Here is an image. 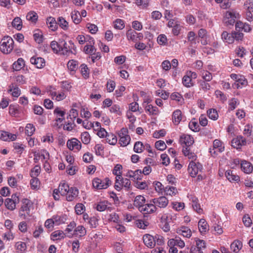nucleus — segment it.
I'll list each match as a JSON object with an SVG mask.
<instances>
[{
    "instance_id": "17",
    "label": "nucleus",
    "mask_w": 253,
    "mask_h": 253,
    "mask_svg": "<svg viewBox=\"0 0 253 253\" xmlns=\"http://www.w3.org/2000/svg\"><path fill=\"white\" fill-rule=\"evenodd\" d=\"M78 194L79 190L77 188L73 187H69L68 194L65 195L66 196V200L69 202L73 201L76 197H77Z\"/></svg>"
},
{
    "instance_id": "53",
    "label": "nucleus",
    "mask_w": 253,
    "mask_h": 253,
    "mask_svg": "<svg viewBox=\"0 0 253 253\" xmlns=\"http://www.w3.org/2000/svg\"><path fill=\"white\" fill-rule=\"evenodd\" d=\"M209 118L213 120H216L218 118V114L216 109H211L207 111Z\"/></svg>"
},
{
    "instance_id": "59",
    "label": "nucleus",
    "mask_w": 253,
    "mask_h": 253,
    "mask_svg": "<svg viewBox=\"0 0 253 253\" xmlns=\"http://www.w3.org/2000/svg\"><path fill=\"white\" fill-rule=\"evenodd\" d=\"M195 241L196 242V246H194L195 247L202 251L203 249L206 248V243L204 240L195 238Z\"/></svg>"
},
{
    "instance_id": "31",
    "label": "nucleus",
    "mask_w": 253,
    "mask_h": 253,
    "mask_svg": "<svg viewBox=\"0 0 253 253\" xmlns=\"http://www.w3.org/2000/svg\"><path fill=\"white\" fill-rule=\"evenodd\" d=\"M25 65V61L22 58H19L18 60L13 63L12 68L14 71H20Z\"/></svg>"
},
{
    "instance_id": "34",
    "label": "nucleus",
    "mask_w": 253,
    "mask_h": 253,
    "mask_svg": "<svg viewBox=\"0 0 253 253\" xmlns=\"http://www.w3.org/2000/svg\"><path fill=\"white\" fill-rule=\"evenodd\" d=\"M149 102H147V105L145 107V110L146 112H148L149 113L150 115H157L159 113V111L158 108L156 106H153V105L150 104L148 105Z\"/></svg>"
},
{
    "instance_id": "41",
    "label": "nucleus",
    "mask_w": 253,
    "mask_h": 253,
    "mask_svg": "<svg viewBox=\"0 0 253 253\" xmlns=\"http://www.w3.org/2000/svg\"><path fill=\"white\" fill-rule=\"evenodd\" d=\"M50 47L54 53L57 54L60 52L61 49V44L58 43L57 42L53 41L50 43Z\"/></svg>"
},
{
    "instance_id": "43",
    "label": "nucleus",
    "mask_w": 253,
    "mask_h": 253,
    "mask_svg": "<svg viewBox=\"0 0 253 253\" xmlns=\"http://www.w3.org/2000/svg\"><path fill=\"white\" fill-rule=\"evenodd\" d=\"M192 206L193 209L198 213H200L202 211V209L200 207V204L198 203V200L197 198L194 197L192 199Z\"/></svg>"
},
{
    "instance_id": "63",
    "label": "nucleus",
    "mask_w": 253,
    "mask_h": 253,
    "mask_svg": "<svg viewBox=\"0 0 253 253\" xmlns=\"http://www.w3.org/2000/svg\"><path fill=\"white\" fill-rule=\"evenodd\" d=\"M202 78L203 81L210 82L212 80V76L210 72L206 71L202 73Z\"/></svg>"
},
{
    "instance_id": "25",
    "label": "nucleus",
    "mask_w": 253,
    "mask_h": 253,
    "mask_svg": "<svg viewBox=\"0 0 253 253\" xmlns=\"http://www.w3.org/2000/svg\"><path fill=\"white\" fill-rule=\"evenodd\" d=\"M225 176L227 179L230 181H236L238 182L240 181V177L239 176L234 173L233 171L230 169L227 170L225 172Z\"/></svg>"
},
{
    "instance_id": "3",
    "label": "nucleus",
    "mask_w": 253,
    "mask_h": 253,
    "mask_svg": "<svg viewBox=\"0 0 253 253\" xmlns=\"http://www.w3.org/2000/svg\"><path fill=\"white\" fill-rule=\"evenodd\" d=\"M128 130L126 128H122L118 132V136L120 138L119 143L122 147L126 146L129 144L131 140L130 136L128 135Z\"/></svg>"
},
{
    "instance_id": "28",
    "label": "nucleus",
    "mask_w": 253,
    "mask_h": 253,
    "mask_svg": "<svg viewBox=\"0 0 253 253\" xmlns=\"http://www.w3.org/2000/svg\"><path fill=\"white\" fill-rule=\"evenodd\" d=\"M48 28L52 31H55L57 29V22L55 19L52 17H49L46 20Z\"/></svg>"
},
{
    "instance_id": "20",
    "label": "nucleus",
    "mask_w": 253,
    "mask_h": 253,
    "mask_svg": "<svg viewBox=\"0 0 253 253\" xmlns=\"http://www.w3.org/2000/svg\"><path fill=\"white\" fill-rule=\"evenodd\" d=\"M144 243L148 247L153 248L155 245L154 237L149 234H146L143 237Z\"/></svg>"
},
{
    "instance_id": "10",
    "label": "nucleus",
    "mask_w": 253,
    "mask_h": 253,
    "mask_svg": "<svg viewBox=\"0 0 253 253\" xmlns=\"http://www.w3.org/2000/svg\"><path fill=\"white\" fill-rule=\"evenodd\" d=\"M19 198L15 195L12 196V198H7L5 200L4 204L6 208L9 210L13 211L16 208V205L19 203Z\"/></svg>"
},
{
    "instance_id": "23",
    "label": "nucleus",
    "mask_w": 253,
    "mask_h": 253,
    "mask_svg": "<svg viewBox=\"0 0 253 253\" xmlns=\"http://www.w3.org/2000/svg\"><path fill=\"white\" fill-rule=\"evenodd\" d=\"M168 244L169 246H177L180 248H182L185 246L184 242L178 237H176L174 239L169 240Z\"/></svg>"
},
{
    "instance_id": "49",
    "label": "nucleus",
    "mask_w": 253,
    "mask_h": 253,
    "mask_svg": "<svg viewBox=\"0 0 253 253\" xmlns=\"http://www.w3.org/2000/svg\"><path fill=\"white\" fill-rule=\"evenodd\" d=\"M57 24L64 30H67L68 28V22L62 17L58 18Z\"/></svg>"
},
{
    "instance_id": "38",
    "label": "nucleus",
    "mask_w": 253,
    "mask_h": 253,
    "mask_svg": "<svg viewBox=\"0 0 253 253\" xmlns=\"http://www.w3.org/2000/svg\"><path fill=\"white\" fill-rule=\"evenodd\" d=\"M198 227L201 233H203L206 232L208 228V225L204 219H201L199 220Z\"/></svg>"
},
{
    "instance_id": "52",
    "label": "nucleus",
    "mask_w": 253,
    "mask_h": 253,
    "mask_svg": "<svg viewBox=\"0 0 253 253\" xmlns=\"http://www.w3.org/2000/svg\"><path fill=\"white\" fill-rule=\"evenodd\" d=\"M144 145L141 141H137L135 143L133 147V150L137 153H140L143 151Z\"/></svg>"
},
{
    "instance_id": "21",
    "label": "nucleus",
    "mask_w": 253,
    "mask_h": 253,
    "mask_svg": "<svg viewBox=\"0 0 253 253\" xmlns=\"http://www.w3.org/2000/svg\"><path fill=\"white\" fill-rule=\"evenodd\" d=\"M177 233L184 237L190 238L192 235L190 229L187 226H181L177 229Z\"/></svg>"
},
{
    "instance_id": "12",
    "label": "nucleus",
    "mask_w": 253,
    "mask_h": 253,
    "mask_svg": "<svg viewBox=\"0 0 253 253\" xmlns=\"http://www.w3.org/2000/svg\"><path fill=\"white\" fill-rule=\"evenodd\" d=\"M157 210L156 206L153 203L145 204L143 206L139 207V211L143 214H150L153 213Z\"/></svg>"
},
{
    "instance_id": "16",
    "label": "nucleus",
    "mask_w": 253,
    "mask_h": 253,
    "mask_svg": "<svg viewBox=\"0 0 253 253\" xmlns=\"http://www.w3.org/2000/svg\"><path fill=\"white\" fill-rule=\"evenodd\" d=\"M30 62L35 65L37 68L42 69L45 66V60L42 57L33 56L30 59Z\"/></svg>"
},
{
    "instance_id": "48",
    "label": "nucleus",
    "mask_w": 253,
    "mask_h": 253,
    "mask_svg": "<svg viewBox=\"0 0 253 253\" xmlns=\"http://www.w3.org/2000/svg\"><path fill=\"white\" fill-rule=\"evenodd\" d=\"M207 82H208L203 80H200L198 82V83L199 84V87L200 90H202L204 92H206L210 89L211 85Z\"/></svg>"
},
{
    "instance_id": "54",
    "label": "nucleus",
    "mask_w": 253,
    "mask_h": 253,
    "mask_svg": "<svg viewBox=\"0 0 253 253\" xmlns=\"http://www.w3.org/2000/svg\"><path fill=\"white\" fill-rule=\"evenodd\" d=\"M81 138L82 142L84 144H88L90 141V135L87 131H84L82 133Z\"/></svg>"
},
{
    "instance_id": "36",
    "label": "nucleus",
    "mask_w": 253,
    "mask_h": 253,
    "mask_svg": "<svg viewBox=\"0 0 253 253\" xmlns=\"http://www.w3.org/2000/svg\"><path fill=\"white\" fill-rule=\"evenodd\" d=\"M230 248L234 253H237L242 248V243L240 241H235L231 244Z\"/></svg>"
},
{
    "instance_id": "60",
    "label": "nucleus",
    "mask_w": 253,
    "mask_h": 253,
    "mask_svg": "<svg viewBox=\"0 0 253 253\" xmlns=\"http://www.w3.org/2000/svg\"><path fill=\"white\" fill-rule=\"evenodd\" d=\"M67 66L68 69L72 71H75L78 69V64L77 62L74 60H70L67 64Z\"/></svg>"
},
{
    "instance_id": "32",
    "label": "nucleus",
    "mask_w": 253,
    "mask_h": 253,
    "mask_svg": "<svg viewBox=\"0 0 253 253\" xmlns=\"http://www.w3.org/2000/svg\"><path fill=\"white\" fill-rule=\"evenodd\" d=\"M172 118L173 123L175 125L179 124L182 119L181 111L178 109L174 111L173 112Z\"/></svg>"
},
{
    "instance_id": "45",
    "label": "nucleus",
    "mask_w": 253,
    "mask_h": 253,
    "mask_svg": "<svg viewBox=\"0 0 253 253\" xmlns=\"http://www.w3.org/2000/svg\"><path fill=\"white\" fill-rule=\"evenodd\" d=\"M34 39L35 41L38 43H41L43 41V36L42 33L39 30H37L35 31L34 34L33 35Z\"/></svg>"
},
{
    "instance_id": "62",
    "label": "nucleus",
    "mask_w": 253,
    "mask_h": 253,
    "mask_svg": "<svg viewBox=\"0 0 253 253\" xmlns=\"http://www.w3.org/2000/svg\"><path fill=\"white\" fill-rule=\"evenodd\" d=\"M156 148L161 151H163L166 149L167 146L164 141L159 140L155 143Z\"/></svg>"
},
{
    "instance_id": "30",
    "label": "nucleus",
    "mask_w": 253,
    "mask_h": 253,
    "mask_svg": "<svg viewBox=\"0 0 253 253\" xmlns=\"http://www.w3.org/2000/svg\"><path fill=\"white\" fill-rule=\"evenodd\" d=\"M26 17L28 21L33 24H36L38 19L37 13L34 11L29 12Z\"/></svg>"
},
{
    "instance_id": "5",
    "label": "nucleus",
    "mask_w": 253,
    "mask_h": 253,
    "mask_svg": "<svg viewBox=\"0 0 253 253\" xmlns=\"http://www.w3.org/2000/svg\"><path fill=\"white\" fill-rule=\"evenodd\" d=\"M239 14L234 11H227L224 16V21L227 26H233L236 20L239 18Z\"/></svg>"
},
{
    "instance_id": "42",
    "label": "nucleus",
    "mask_w": 253,
    "mask_h": 253,
    "mask_svg": "<svg viewBox=\"0 0 253 253\" xmlns=\"http://www.w3.org/2000/svg\"><path fill=\"white\" fill-rule=\"evenodd\" d=\"M12 25L18 30H20L22 27V22L21 19L19 17L14 18L12 22Z\"/></svg>"
},
{
    "instance_id": "51",
    "label": "nucleus",
    "mask_w": 253,
    "mask_h": 253,
    "mask_svg": "<svg viewBox=\"0 0 253 253\" xmlns=\"http://www.w3.org/2000/svg\"><path fill=\"white\" fill-rule=\"evenodd\" d=\"M138 34L133 30H128L126 32V37L128 40L136 41Z\"/></svg>"
},
{
    "instance_id": "15",
    "label": "nucleus",
    "mask_w": 253,
    "mask_h": 253,
    "mask_svg": "<svg viewBox=\"0 0 253 253\" xmlns=\"http://www.w3.org/2000/svg\"><path fill=\"white\" fill-rule=\"evenodd\" d=\"M88 43L84 46V51L86 54H91L96 51V48L94 46V40L91 37H89Z\"/></svg>"
},
{
    "instance_id": "24",
    "label": "nucleus",
    "mask_w": 253,
    "mask_h": 253,
    "mask_svg": "<svg viewBox=\"0 0 253 253\" xmlns=\"http://www.w3.org/2000/svg\"><path fill=\"white\" fill-rule=\"evenodd\" d=\"M248 84L247 80L244 76H241L240 78L233 84V87L235 88H242L243 86H246Z\"/></svg>"
},
{
    "instance_id": "22",
    "label": "nucleus",
    "mask_w": 253,
    "mask_h": 253,
    "mask_svg": "<svg viewBox=\"0 0 253 253\" xmlns=\"http://www.w3.org/2000/svg\"><path fill=\"white\" fill-rule=\"evenodd\" d=\"M69 186L66 183H61L59 184L58 189H54V193L59 192L62 196H65L68 194L69 191Z\"/></svg>"
},
{
    "instance_id": "2",
    "label": "nucleus",
    "mask_w": 253,
    "mask_h": 253,
    "mask_svg": "<svg viewBox=\"0 0 253 253\" xmlns=\"http://www.w3.org/2000/svg\"><path fill=\"white\" fill-rule=\"evenodd\" d=\"M32 206V203L30 200L27 199H24L22 201V206L19 211V216L24 219L27 218L28 216L30 215V208Z\"/></svg>"
},
{
    "instance_id": "19",
    "label": "nucleus",
    "mask_w": 253,
    "mask_h": 253,
    "mask_svg": "<svg viewBox=\"0 0 253 253\" xmlns=\"http://www.w3.org/2000/svg\"><path fill=\"white\" fill-rule=\"evenodd\" d=\"M142 170L137 169L135 171L128 170L126 176L129 178H132L134 180L141 179Z\"/></svg>"
},
{
    "instance_id": "46",
    "label": "nucleus",
    "mask_w": 253,
    "mask_h": 253,
    "mask_svg": "<svg viewBox=\"0 0 253 253\" xmlns=\"http://www.w3.org/2000/svg\"><path fill=\"white\" fill-rule=\"evenodd\" d=\"M164 191L167 195H169L171 196H175L177 193V189L172 186H166Z\"/></svg>"
},
{
    "instance_id": "1",
    "label": "nucleus",
    "mask_w": 253,
    "mask_h": 253,
    "mask_svg": "<svg viewBox=\"0 0 253 253\" xmlns=\"http://www.w3.org/2000/svg\"><path fill=\"white\" fill-rule=\"evenodd\" d=\"M14 41L9 36L4 37L0 42V50L4 54H8L13 50Z\"/></svg>"
},
{
    "instance_id": "50",
    "label": "nucleus",
    "mask_w": 253,
    "mask_h": 253,
    "mask_svg": "<svg viewBox=\"0 0 253 253\" xmlns=\"http://www.w3.org/2000/svg\"><path fill=\"white\" fill-rule=\"evenodd\" d=\"M222 39L228 43L233 42V36L232 34H230L226 31H224L221 35Z\"/></svg>"
},
{
    "instance_id": "37",
    "label": "nucleus",
    "mask_w": 253,
    "mask_h": 253,
    "mask_svg": "<svg viewBox=\"0 0 253 253\" xmlns=\"http://www.w3.org/2000/svg\"><path fill=\"white\" fill-rule=\"evenodd\" d=\"M145 198L141 195H138L136 196L134 201V205L138 207L139 210V207L140 206H142L145 204Z\"/></svg>"
},
{
    "instance_id": "33",
    "label": "nucleus",
    "mask_w": 253,
    "mask_h": 253,
    "mask_svg": "<svg viewBox=\"0 0 253 253\" xmlns=\"http://www.w3.org/2000/svg\"><path fill=\"white\" fill-rule=\"evenodd\" d=\"M61 54L65 55H68L70 53H72L71 49L68 46V44L64 41L61 42Z\"/></svg>"
},
{
    "instance_id": "57",
    "label": "nucleus",
    "mask_w": 253,
    "mask_h": 253,
    "mask_svg": "<svg viewBox=\"0 0 253 253\" xmlns=\"http://www.w3.org/2000/svg\"><path fill=\"white\" fill-rule=\"evenodd\" d=\"M35 131V128L33 125L31 124H28L25 127V133L29 136H32Z\"/></svg>"
},
{
    "instance_id": "18",
    "label": "nucleus",
    "mask_w": 253,
    "mask_h": 253,
    "mask_svg": "<svg viewBox=\"0 0 253 253\" xmlns=\"http://www.w3.org/2000/svg\"><path fill=\"white\" fill-rule=\"evenodd\" d=\"M16 135L7 131H0V138L3 141H14L16 139Z\"/></svg>"
},
{
    "instance_id": "4",
    "label": "nucleus",
    "mask_w": 253,
    "mask_h": 253,
    "mask_svg": "<svg viewBox=\"0 0 253 253\" xmlns=\"http://www.w3.org/2000/svg\"><path fill=\"white\" fill-rule=\"evenodd\" d=\"M111 183V181L108 178H105L104 180L95 178L92 180V185L97 189H106Z\"/></svg>"
},
{
    "instance_id": "47",
    "label": "nucleus",
    "mask_w": 253,
    "mask_h": 253,
    "mask_svg": "<svg viewBox=\"0 0 253 253\" xmlns=\"http://www.w3.org/2000/svg\"><path fill=\"white\" fill-rule=\"evenodd\" d=\"M182 84L185 86L187 87H190L193 85V84L192 82V79L187 73L183 76L182 78Z\"/></svg>"
},
{
    "instance_id": "40",
    "label": "nucleus",
    "mask_w": 253,
    "mask_h": 253,
    "mask_svg": "<svg viewBox=\"0 0 253 253\" xmlns=\"http://www.w3.org/2000/svg\"><path fill=\"white\" fill-rule=\"evenodd\" d=\"M106 138L107 142L110 145H114L117 142V136L113 133H108Z\"/></svg>"
},
{
    "instance_id": "11",
    "label": "nucleus",
    "mask_w": 253,
    "mask_h": 253,
    "mask_svg": "<svg viewBox=\"0 0 253 253\" xmlns=\"http://www.w3.org/2000/svg\"><path fill=\"white\" fill-rule=\"evenodd\" d=\"M111 204L108 201L104 200L100 201L94 205V208L99 211H103L105 210H111Z\"/></svg>"
},
{
    "instance_id": "9",
    "label": "nucleus",
    "mask_w": 253,
    "mask_h": 253,
    "mask_svg": "<svg viewBox=\"0 0 253 253\" xmlns=\"http://www.w3.org/2000/svg\"><path fill=\"white\" fill-rule=\"evenodd\" d=\"M67 147L71 150L78 151L82 147L81 142L75 138L68 140L67 142Z\"/></svg>"
},
{
    "instance_id": "27",
    "label": "nucleus",
    "mask_w": 253,
    "mask_h": 253,
    "mask_svg": "<svg viewBox=\"0 0 253 253\" xmlns=\"http://www.w3.org/2000/svg\"><path fill=\"white\" fill-rule=\"evenodd\" d=\"M9 93H11L12 96L17 98L21 94L20 89L16 86L14 85L13 84L9 86L8 90Z\"/></svg>"
},
{
    "instance_id": "39",
    "label": "nucleus",
    "mask_w": 253,
    "mask_h": 253,
    "mask_svg": "<svg viewBox=\"0 0 253 253\" xmlns=\"http://www.w3.org/2000/svg\"><path fill=\"white\" fill-rule=\"evenodd\" d=\"M122 168L123 167L121 165L117 164L115 166L113 170V174L116 176V177H117L118 180H120V179L122 177L121 171Z\"/></svg>"
},
{
    "instance_id": "58",
    "label": "nucleus",
    "mask_w": 253,
    "mask_h": 253,
    "mask_svg": "<svg viewBox=\"0 0 253 253\" xmlns=\"http://www.w3.org/2000/svg\"><path fill=\"white\" fill-rule=\"evenodd\" d=\"M189 127L194 132H198L200 130L199 126L197 122L195 121V119L190 122L189 123Z\"/></svg>"
},
{
    "instance_id": "14",
    "label": "nucleus",
    "mask_w": 253,
    "mask_h": 253,
    "mask_svg": "<svg viewBox=\"0 0 253 253\" xmlns=\"http://www.w3.org/2000/svg\"><path fill=\"white\" fill-rule=\"evenodd\" d=\"M232 146L237 149H240L242 145L247 143L246 139L242 136H239L233 138L231 141Z\"/></svg>"
},
{
    "instance_id": "8",
    "label": "nucleus",
    "mask_w": 253,
    "mask_h": 253,
    "mask_svg": "<svg viewBox=\"0 0 253 253\" xmlns=\"http://www.w3.org/2000/svg\"><path fill=\"white\" fill-rule=\"evenodd\" d=\"M151 203H153L154 206L160 208H166L169 203L168 199L165 196H161L157 198H154L150 200Z\"/></svg>"
},
{
    "instance_id": "44",
    "label": "nucleus",
    "mask_w": 253,
    "mask_h": 253,
    "mask_svg": "<svg viewBox=\"0 0 253 253\" xmlns=\"http://www.w3.org/2000/svg\"><path fill=\"white\" fill-rule=\"evenodd\" d=\"M64 237V233L62 231L57 230L53 232L51 235V239L53 240H59Z\"/></svg>"
},
{
    "instance_id": "35",
    "label": "nucleus",
    "mask_w": 253,
    "mask_h": 253,
    "mask_svg": "<svg viewBox=\"0 0 253 253\" xmlns=\"http://www.w3.org/2000/svg\"><path fill=\"white\" fill-rule=\"evenodd\" d=\"M71 17L73 22L75 24L80 23L81 21L82 17L80 13L78 10H74L71 13Z\"/></svg>"
},
{
    "instance_id": "56",
    "label": "nucleus",
    "mask_w": 253,
    "mask_h": 253,
    "mask_svg": "<svg viewBox=\"0 0 253 253\" xmlns=\"http://www.w3.org/2000/svg\"><path fill=\"white\" fill-rule=\"evenodd\" d=\"M114 27L116 29L122 30L125 28V23L123 20L117 19L114 22Z\"/></svg>"
},
{
    "instance_id": "26",
    "label": "nucleus",
    "mask_w": 253,
    "mask_h": 253,
    "mask_svg": "<svg viewBox=\"0 0 253 253\" xmlns=\"http://www.w3.org/2000/svg\"><path fill=\"white\" fill-rule=\"evenodd\" d=\"M242 170L246 173H250L252 172L253 167L252 164L246 161H243L241 163Z\"/></svg>"
},
{
    "instance_id": "64",
    "label": "nucleus",
    "mask_w": 253,
    "mask_h": 253,
    "mask_svg": "<svg viewBox=\"0 0 253 253\" xmlns=\"http://www.w3.org/2000/svg\"><path fill=\"white\" fill-rule=\"evenodd\" d=\"M247 11H253V0H248L244 3Z\"/></svg>"
},
{
    "instance_id": "61",
    "label": "nucleus",
    "mask_w": 253,
    "mask_h": 253,
    "mask_svg": "<svg viewBox=\"0 0 253 253\" xmlns=\"http://www.w3.org/2000/svg\"><path fill=\"white\" fill-rule=\"evenodd\" d=\"M75 209L77 214H81L84 213L85 207L83 204L79 203L76 205Z\"/></svg>"
},
{
    "instance_id": "29",
    "label": "nucleus",
    "mask_w": 253,
    "mask_h": 253,
    "mask_svg": "<svg viewBox=\"0 0 253 253\" xmlns=\"http://www.w3.org/2000/svg\"><path fill=\"white\" fill-rule=\"evenodd\" d=\"M86 234V230L85 228L82 225H79L73 231V233H71V235H76L77 236H83Z\"/></svg>"
},
{
    "instance_id": "55",
    "label": "nucleus",
    "mask_w": 253,
    "mask_h": 253,
    "mask_svg": "<svg viewBox=\"0 0 253 253\" xmlns=\"http://www.w3.org/2000/svg\"><path fill=\"white\" fill-rule=\"evenodd\" d=\"M15 248L18 252L22 253L26 249V243L23 242H18L15 244Z\"/></svg>"
},
{
    "instance_id": "7",
    "label": "nucleus",
    "mask_w": 253,
    "mask_h": 253,
    "mask_svg": "<svg viewBox=\"0 0 253 253\" xmlns=\"http://www.w3.org/2000/svg\"><path fill=\"white\" fill-rule=\"evenodd\" d=\"M224 150V146L222 145V142L218 139H215L213 142V148L210 149V153L212 156L216 155V153H221Z\"/></svg>"
},
{
    "instance_id": "13",
    "label": "nucleus",
    "mask_w": 253,
    "mask_h": 253,
    "mask_svg": "<svg viewBox=\"0 0 253 253\" xmlns=\"http://www.w3.org/2000/svg\"><path fill=\"white\" fill-rule=\"evenodd\" d=\"M179 142L183 147H189L194 143V140L192 137L189 135L183 134L181 135L179 138Z\"/></svg>"
},
{
    "instance_id": "6",
    "label": "nucleus",
    "mask_w": 253,
    "mask_h": 253,
    "mask_svg": "<svg viewBox=\"0 0 253 253\" xmlns=\"http://www.w3.org/2000/svg\"><path fill=\"white\" fill-rule=\"evenodd\" d=\"M203 169L202 165L199 163H196L194 161H191L189 164L188 170L190 175L195 177L198 175L199 172H201Z\"/></svg>"
}]
</instances>
